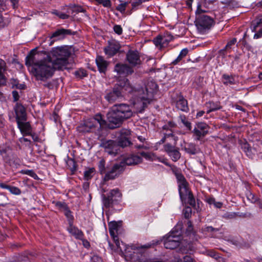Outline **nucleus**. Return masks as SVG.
<instances>
[{"label":"nucleus","instance_id":"nucleus-9","mask_svg":"<svg viewBox=\"0 0 262 262\" xmlns=\"http://www.w3.org/2000/svg\"><path fill=\"white\" fill-rule=\"evenodd\" d=\"M173 39V36L168 32L164 33L163 35H159L154 38L152 41L158 48L161 49L166 47L169 42Z\"/></svg>","mask_w":262,"mask_h":262},{"label":"nucleus","instance_id":"nucleus-19","mask_svg":"<svg viewBox=\"0 0 262 262\" xmlns=\"http://www.w3.org/2000/svg\"><path fill=\"white\" fill-rule=\"evenodd\" d=\"M126 59L128 63L133 66L141 63L139 53L137 50H129L126 54Z\"/></svg>","mask_w":262,"mask_h":262},{"label":"nucleus","instance_id":"nucleus-1","mask_svg":"<svg viewBox=\"0 0 262 262\" xmlns=\"http://www.w3.org/2000/svg\"><path fill=\"white\" fill-rule=\"evenodd\" d=\"M132 115V111L128 105L124 103L114 105L107 114L110 128L113 129L120 126L125 120Z\"/></svg>","mask_w":262,"mask_h":262},{"label":"nucleus","instance_id":"nucleus-7","mask_svg":"<svg viewBox=\"0 0 262 262\" xmlns=\"http://www.w3.org/2000/svg\"><path fill=\"white\" fill-rule=\"evenodd\" d=\"M122 198V193L118 188L112 189L106 196L102 195V202L106 208L112 206L115 202H119Z\"/></svg>","mask_w":262,"mask_h":262},{"label":"nucleus","instance_id":"nucleus-27","mask_svg":"<svg viewBox=\"0 0 262 262\" xmlns=\"http://www.w3.org/2000/svg\"><path fill=\"white\" fill-rule=\"evenodd\" d=\"M96 62L98 69L100 73H105L106 71L108 62L102 56H97L96 58Z\"/></svg>","mask_w":262,"mask_h":262},{"label":"nucleus","instance_id":"nucleus-64","mask_svg":"<svg viewBox=\"0 0 262 262\" xmlns=\"http://www.w3.org/2000/svg\"><path fill=\"white\" fill-rule=\"evenodd\" d=\"M183 259L184 262H195L190 256H185Z\"/></svg>","mask_w":262,"mask_h":262},{"label":"nucleus","instance_id":"nucleus-33","mask_svg":"<svg viewBox=\"0 0 262 262\" xmlns=\"http://www.w3.org/2000/svg\"><path fill=\"white\" fill-rule=\"evenodd\" d=\"M185 151L190 155H195L199 151V149L193 143H188L184 147Z\"/></svg>","mask_w":262,"mask_h":262},{"label":"nucleus","instance_id":"nucleus-5","mask_svg":"<svg viewBox=\"0 0 262 262\" xmlns=\"http://www.w3.org/2000/svg\"><path fill=\"white\" fill-rule=\"evenodd\" d=\"M205 11L198 6L196 10L195 26L200 33H205L214 25V20L211 17L204 14Z\"/></svg>","mask_w":262,"mask_h":262},{"label":"nucleus","instance_id":"nucleus-51","mask_svg":"<svg viewBox=\"0 0 262 262\" xmlns=\"http://www.w3.org/2000/svg\"><path fill=\"white\" fill-rule=\"evenodd\" d=\"M9 190L12 194L14 195H19L21 193V190L15 186H10Z\"/></svg>","mask_w":262,"mask_h":262},{"label":"nucleus","instance_id":"nucleus-55","mask_svg":"<svg viewBox=\"0 0 262 262\" xmlns=\"http://www.w3.org/2000/svg\"><path fill=\"white\" fill-rule=\"evenodd\" d=\"M204 231L207 232H215L219 231L218 228H215L212 226H206L204 228Z\"/></svg>","mask_w":262,"mask_h":262},{"label":"nucleus","instance_id":"nucleus-20","mask_svg":"<svg viewBox=\"0 0 262 262\" xmlns=\"http://www.w3.org/2000/svg\"><path fill=\"white\" fill-rule=\"evenodd\" d=\"M16 115V122L27 120L26 110L25 107L20 103H16L14 107Z\"/></svg>","mask_w":262,"mask_h":262},{"label":"nucleus","instance_id":"nucleus-53","mask_svg":"<svg viewBox=\"0 0 262 262\" xmlns=\"http://www.w3.org/2000/svg\"><path fill=\"white\" fill-rule=\"evenodd\" d=\"M208 255L215 259H219L221 258L220 254L214 250L209 251L208 252Z\"/></svg>","mask_w":262,"mask_h":262},{"label":"nucleus","instance_id":"nucleus-57","mask_svg":"<svg viewBox=\"0 0 262 262\" xmlns=\"http://www.w3.org/2000/svg\"><path fill=\"white\" fill-rule=\"evenodd\" d=\"M113 29L114 32L118 35H121L122 33V28L120 25H115Z\"/></svg>","mask_w":262,"mask_h":262},{"label":"nucleus","instance_id":"nucleus-44","mask_svg":"<svg viewBox=\"0 0 262 262\" xmlns=\"http://www.w3.org/2000/svg\"><path fill=\"white\" fill-rule=\"evenodd\" d=\"M95 121V119L92 118L88 119L84 121V126H88V128H91L92 130L97 126Z\"/></svg>","mask_w":262,"mask_h":262},{"label":"nucleus","instance_id":"nucleus-42","mask_svg":"<svg viewBox=\"0 0 262 262\" xmlns=\"http://www.w3.org/2000/svg\"><path fill=\"white\" fill-rule=\"evenodd\" d=\"M177 126V124L172 121H168L166 124L162 126V131L165 132L174 128Z\"/></svg>","mask_w":262,"mask_h":262},{"label":"nucleus","instance_id":"nucleus-58","mask_svg":"<svg viewBox=\"0 0 262 262\" xmlns=\"http://www.w3.org/2000/svg\"><path fill=\"white\" fill-rule=\"evenodd\" d=\"M176 176L177 179L178 181V183L182 182L183 181H186L185 177L181 173H177L176 174Z\"/></svg>","mask_w":262,"mask_h":262},{"label":"nucleus","instance_id":"nucleus-2","mask_svg":"<svg viewBox=\"0 0 262 262\" xmlns=\"http://www.w3.org/2000/svg\"><path fill=\"white\" fill-rule=\"evenodd\" d=\"M55 68L50 58L38 61L31 69V72L37 80L45 81L52 77Z\"/></svg>","mask_w":262,"mask_h":262},{"label":"nucleus","instance_id":"nucleus-52","mask_svg":"<svg viewBox=\"0 0 262 262\" xmlns=\"http://www.w3.org/2000/svg\"><path fill=\"white\" fill-rule=\"evenodd\" d=\"M105 161L103 159H101L99 162L98 168L101 174H103L105 172Z\"/></svg>","mask_w":262,"mask_h":262},{"label":"nucleus","instance_id":"nucleus-54","mask_svg":"<svg viewBox=\"0 0 262 262\" xmlns=\"http://www.w3.org/2000/svg\"><path fill=\"white\" fill-rule=\"evenodd\" d=\"M9 23L8 19L4 18L1 15H0V27L3 28L7 26Z\"/></svg>","mask_w":262,"mask_h":262},{"label":"nucleus","instance_id":"nucleus-21","mask_svg":"<svg viewBox=\"0 0 262 262\" xmlns=\"http://www.w3.org/2000/svg\"><path fill=\"white\" fill-rule=\"evenodd\" d=\"M72 34V31L71 30L61 28L57 29L53 32L50 38L51 39L54 38L53 40L55 41L62 39L66 36Z\"/></svg>","mask_w":262,"mask_h":262},{"label":"nucleus","instance_id":"nucleus-45","mask_svg":"<svg viewBox=\"0 0 262 262\" xmlns=\"http://www.w3.org/2000/svg\"><path fill=\"white\" fill-rule=\"evenodd\" d=\"M94 172V168H89L88 170H85L84 172V179L86 180L91 179L93 177V174Z\"/></svg>","mask_w":262,"mask_h":262},{"label":"nucleus","instance_id":"nucleus-49","mask_svg":"<svg viewBox=\"0 0 262 262\" xmlns=\"http://www.w3.org/2000/svg\"><path fill=\"white\" fill-rule=\"evenodd\" d=\"M75 75L80 78H82L88 75L86 71L84 69H79L75 72Z\"/></svg>","mask_w":262,"mask_h":262},{"label":"nucleus","instance_id":"nucleus-6","mask_svg":"<svg viewBox=\"0 0 262 262\" xmlns=\"http://www.w3.org/2000/svg\"><path fill=\"white\" fill-rule=\"evenodd\" d=\"M181 239V232L172 230L164 237V247L166 249H175L179 246Z\"/></svg>","mask_w":262,"mask_h":262},{"label":"nucleus","instance_id":"nucleus-32","mask_svg":"<svg viewBox=\"0 0 262 262\" xmlns=\"http://www.w3.org/2000/svg\"><path fill=\"white\" fill-rule=\"evenodd\" d=\"M206 106L208 108V110L207 111V114H209L211 112L220 110L222 108L220 103L219 102H214L210 101L206 103Z\"/></svg>","mask_w":262,"mask_h":262},{"label":"nucleus","instance_id":"nucleus-59","mask_svg":"<svg viewBox=\"0 0 262 262\" xmlns=\"http://www.w3.org/2000/svg\"><path fill=\"white\" fill-rule=\"evenodd\" d=\"M12 94L14 102H16L19 100V95L16 91H12Z\"/></svg>","mask_w":262,"mask_h":262},{"label":"nucleus","instance_id":"nucleus-29","mask_svg":"<svg viewBox=\"0 0 262 262\" xmlns=\"http://www.w3.org/2000/svg\"><path fill=\"white\" fill-rule=\"evenodd\" d=\"M189 191L188 184L186 181L179 183V192L180 198L182 200L184 196Z\"/></svg>","mask_w":262,"mask_h":262},{"label":"nucleus","instance_id":"nucleus-3","mask_svg":"<svg viewBox=\"0 0 262 262\" xmlns=\"http://www.w3.org/2000/svg\"><path fill=\"white\" fill-rule=\"evenodd\" d=\"M133 90V88L128 80L123 78L120 80L112 89L105 91L104 98L109 103H113L123 98V93H130Z\"/></svg>","mask_w":262,"mask_h":262},{"label":"nucleus","instance_id":"nucleus-46","mask_svg":"<svg viewBox=\"0 0 262 262\" xmlns=\"http://www.w3.org/2000/svg\"><path fill=\"white\" fill-rule=\"evenodd\" d=\"M52 13L53 14L57 15L60 18L62 19H68L69 17V15H68V14H67L66 13L59 12V11H58L57 10H53Z\"/></svg>","mask_w":262,"mask_h":262},{"label":"nucleus","instance_id":"nucleus-8","mask_svg":"<svg viewBox=\"0 0 262 262\" xmlns=\"http://www.w3.org/2000/svg\"><path fill=\"white\" fill-rule=\"evenodd\" d=\"M124 169L125 167L123 162L114 164L112 168L105 173L104 180L107 181L116 179L123 172Z\"/></svg>","mask_w":262,"mask_h":262},{"label":"nucleus","instance_id":"nucleus-18","mask_svg":"<svg viewBox=\"0 0 262 262\" xmlns=\"http://www.w3.org/2000/svg\"><path fill=\"white\" fill-rule=\"evenodd\" d=\"M252 30L255 32L254 38H259L262 36V15H259L253 21Z\"/></svg>","mask_w":262,"mask_h":262},{"label":"nucleus","instance_id":"nucleus-24","mask_svg":"<svg viewBox=\"0 0 262 262\" xmlns=\"http://www.w3.org/2000/svg\"><path fill=\"white\" fill-rule=\"evenodd\" d=\"M142 162V158L139 155H131L124 158L122 162H123L124 166L133 165L138 164Z\"/></svg>","mask_w":262,"mask_h":262},{"label":"nucleus","instance_id":"nucleus-25","mask_svg":"<svg viewBox=\"0 0 262 262\" xmlns=\"http://www.w3.org/2000/svg\"><path fill=\"white\" fill-rule=\"evenodd\" d=\"M25 120L18 121L17 126L20 132L25 135L31 134V126L29 122H24Z\"/></svg>","mask_w":262,"mask_h":262},{"label":"nucleus","instance_id":"nucleus-36","mask_svg":"<svg viewBox=\"0 0 262 262\" xmlns=\"http://www.w3.org/2000/svg\"><path fill=\"white\" fill-rule=\"evenodd\" d=\"M92 1L96 3V5H101L105 8H110L112 6L111 0H92Z\"/></svg>","mask_w":262,"mask_h":262},{"label":"nucleus","instance_id":"nucleus-60","mask_svg":"<svg viewBox=\"0 0 262 262\" xmlns=\"http://www.w3.org/2000/svg\"><path fill=\"white\" fill-rule=\"evenodd\" d=\"M6 62L4 60L0 58V73L5 70Z\"/></svg>","mask_w":262,"mask_h":262},{"label":"nucleus","instance_id":"nucleus-39","mask_svg":"<svg viewBox=\"0 0 262 262\" xmlns=\"http://www.w3.org/2000/svg\"><path fill=\"white\" fill-rule=\"evenodd\" d=\"M64 214L67 219L69 225L73 224L74 216L72 214V211L70 210L69 208L64 210Z\"/></svg>","mask_w":262,"mask_h":262},{"label":"nucleus","instance_id":"nucleus-35","mask_svg":"<svg viewBox=\"0 0 262 262\" xmlns=\"http://www.w3.org/2000/svg\"><path fill=\"white\" fill-rule=\"evenodd\" d=\"M236 38H233L231 40H230L229 42H228L227 44L225 46V47L220 50V54L222 55L223 56L225 55V51L229 50V49H231L232 47L235 44L236 42Z\"/></svg>","mask_w":262,"mask_h":262},{"label":"nucleus","instance_id":"nucleus-43","mask_svg":"<svg viewBox=\"0 0 262 262\" xmlns=\"http://www.w3.org/2000/svg\"><path fill=\"white\" fill-rule=\"evenodd\" d=\"M92 119H95V123L97 125L99 124L100 127L103 125L105 122V120L103 119L102 116L100 114L96 115L95 117Z\"/></svg>","mask_w":262,"mask_h":262},{"label":"nucleus","instance_id":"nucleus-10","mask_svg":"<svg viewBox=\"0 0 262 262\" xmlns=\"http://www.w3.org/2000/svg\"><path fill=\"white\" fill-rule=\"evenodd\" d=\"M152 100L151 95L149 97L145 95L144 92H143L142 94L140 93L138 98L134 103L135 107L138 112L142 113Z\"/></svg>","mask_w":262,"mask_h":262},{"label":"nucleus","instance_id":"nucleus-28","mask_svg":"<svg viewBox=\"0 0 262 262\" xmlns=\"http://www.w3.org/2000/svg\"><path fill=\"white\" fill-rule=\"evenodd\" d=\"M37 62L38 61H37L36 54L32 50L26 57V65L29 67L31 66L32 68Z\"/></svg>","mask_w":262,"mask_h":262},{"label":"nucleus","instance_id":"nucleus-41","mask_svg":"<svg viewBox=\"0 0 262 262\" xmlns=\"http://www.w3.org/2000/svg\"><path fill=\"white\" fill-rule=\"evenodd\" d=\"M176 144L177 142H176L175 144H174V143H173V145L169 143H167L164 145V150L168 154V155L172 151L177 148V147H176Z\"/></svg>","mask_w":262,"mask_h":262},{"label":"nucleus","instance_id":"nucleus-31","mask_svg":"<svg viewBox=\"0 0 262 262\" xmlns=\"http://www.w3.org/2000/svg\"><path fill=\"white\" fill-rule=\"evenodd\" d=\"M241 148L245 152L246 155L250 158H252L254 153L253 152L252 149L249 144L246 141L241 142Z\"/></svg>","mask_w":262,"mask_h":262},{"label":"nucleus","instance_id":"nucleus-34","mask_svg":"<svg viewBox=\"0 0 262 262\" xmlns=\"http://www.w3.org/2000/svg\"><path fill=\"white\" fill-rule=\"evenodd\" d=\"M188 53V50L187 48L182 49L177 58L171 62V64L173 65L177 64L183 58L186 56Z\"/></svg>","mask_w":262,"mask_h":262},{"label":"nucleus","instance_id":"nucleus-62","mask_svg":"<svg viewBox=\"0 0 262 262\" xmlns=\"http://www.w3.org/2000/svg\"><path fill=\"white\" fill-rule=\"evenodd\" d=\"M68 164L69 165V166H70L71 165L72 166V167H71V169L72 170H76L75 162L73 160H69L68 162Z\"/></svg>","mask_w":262,"mask_h":262},{"label":"nucleus","instance_id":"nucleus-38","mask_svg":"<svg viewBox=\"0 0 262 262\" xmlns=\"http://www.w3.org/2000/svg\"><path fill=\"white\" fill-rule=\"evenodd\" d=\"M168 155L171 158L172 161L174 162L177 161L181 157V154L178 148L172 151Z\"/></svg>","mask_w":262,"mask_h":262},{"label":"nucleus","instance_id":"nucleus-13","mask_svg":"<svg viewBox=\"0 0 262 262\" xmlns=\"http://www.w3.org/2000/svg\"><path fill=\"white\" fill-rule=\"evenodd\" d=\"M172 99L178 110L184 112L189 111L187 100L182 95L180 94H177V97L173 98Z\"/></svg>","mask_w":262,"mask_h":262},{"label":"nucleus","instance_id":"nucleus-50","mask_svg":"<svg viewBox=\"0 0 262 262\" xmlns=\"http://www.w3.org/2000/svg\"><path fill=\"white\" fill-rule=\"evenodd\" d=\"M188 196V203L191 206H194L195 205V200L191 191H188V193H186L184 196Z\"/></svg>","mask_w":262,"mask_h":262},{"label":"nucleus","instance_id":"nucleus-16","mask_svg":"<svg viewBox=\"0 0 262 262\" xmlns=\"http://www.w3.org/2000/svg\"><path fill=\"white\" fill-rule=\"evenodd\" d=\"M119 226L117 222L112 221L108 223L110 235L113 238L114 242L118 249L122 250L118 236L116 235Z\"/></svg>","mask_w":262,"mask_h":262},{"label":"nucleus","instance_id":"nucleus-15","mask_svg":"<svg viewBox=\"0 0 262 262\" xmlns=\"http://www.w3.org/2000/svg\"><path fill=\"white\" fill-rule=\"evenodd\" d=\"M114 71L116 72L118 75L123 76H127L134 73V70L130 66L125 63H117L115 65Z\"/></svg>","mask_w":262,"mask_h":262},{"label":"nucleus","instance_id":"nucleus-48","mask_svg":"<svg viewBox=\"0 0 262 262\" xmlns=\"http://www.w3.org/2000/svg\"><path fill=\"white\" fill-rule=\"evenodd\" d=\"M128 4L127 2H122L117 6L116 9L121 13H124L125 11L126 7Z\"/></svg>","mask_w":262,"mask_h":262},{"label":"nucleus","instance_id":"nucleus-11","mask_svg":"<svg viewBox=\"0 0 262 262\" xmlns=\"http://www.w3.org/2000/svg\"><path fill=\"white\" fill-rule=\"evenodd\" d=\"M209 126L204 122L198 123L193 130V136L197 141L206 136L208 133Z\"/></svg>","mask_w":262,"mask_h":262},{"label":"nucleus","instance_id":"nucleus-26","mask_svg":"<svg viewBox=\"0 0 262 262\" xmlns=\"http://www.w3.org/2000/svg\"><path fill=\"white\" fill-rule=\"evenodd\" d=\"M158 88V85L155 81L152 80L148 81L146 85L145 95L149 97L151 94V98L152 99L154 93L157 90Z\"/></svg>","mask_w":262,"mask_h":262},{"label":"nucleus","instance_id":"nucleus-22","mask_svg":"<svg viewBox=\"0 0 262 262\" xmlns=\"http://www.w3.org/2000/svg\"><path fill=\"white\" fill-rule=\"evenodd\" d=\"M140 154L147 160L151 161H158L164 163L167 166H169V164L167 162V160L166 159L163 157H159L154 153L141 152Z\"/></svg>","mask_w":262,"mask_h":262},{"label":"nucleus","instance_id":"nucleus-63","mask_svg":"<svg viewBox=\"0 0 262 262\" xmlns=\"http://www.w3.org/2000/svg\"><path fill=\"white\" fill-rule=\"evenodd\" d=\"M191 209L189 207L187 208L184 212V215L185 218L188 219L190 215Z\"/></svg>","mask_w":262,"mask_h":262},{"label":"nucleus","instance_id":"nucleus-47","mask_svg":"<svg viewBox=\"0 0 262 262\" xmlns=\"http://www.w3.org/2000/svg\"><path fill=\"white\" fill-rule=\"evenodd\" d=\"M55 206L57 207L60 210L64 211L66 209H67L69 207L67 204L64 202H57L55 204Z\"/></svg>","mask_w":262,"mask_h":262},{"label":"nucleus","instance_id":"nucleus-30","mask_svg":"<svg viewBox=\"0 0 262 262\" xmlns=\"http://www.w3.org/2000/svg\"><path fill=\"white\" fill-rule=\"evenodd\" d=\"M235 75L224 74L222 76V81L225 85H233L235 84Z\"/></svg>","mask_w":262,"mask_h":262},{"label":"nucleus","instance_id":"nucleus-61","mask_svg":"<svg viewBox=\"0 0 262 262\" xmlns=\"http://www.w3.org/2000/svg\"><path fill=\"white\" fill-rule=\"evenodd\" d=\"M6 80L5 76L2 74V73H0V86L6 85Z\"/></svg>","mask_w":262,"mask_h":262},{"label":"nucleus","instance_id":"nucleus-14","mask_svg":"<svg viewBox=\"0 0 262 262\" xmlns=\"http://www.w3.org/2000/svg\"><path fill=\"white\" fill-rule=\"evenodd\" d=\"M121 48L119 42L116 40L108 41V46L104 49L105 54L108 57H112L117 54Z\"/></svg>","mask_w":262,"mask_h":262},{"label":"nucleus","instance_id":"nucleus-40","mask_svg":"<svg viewBox=\"0 0 262 262\" xmlns=\"http://www.w3.org/2000/svg\"><path fill=\"white\" fill-rule=\"evenodd\" d=\"M181 121V122L184 124V125L188 129L191 130V123L188 121V120L186 119V117L185 115H180L179 117Z\"/></svg>","mask_w":262,"mask_h":262},{"label":"nucleus","instance_id":"nucleus-12","mask_svg":"<svg viewBox=\"0 0 262 262\" xmlns=\"http://www.w3.org/2000/svg\"><path fill=\"white\" fill-rule=\"evenodd\" d=\"M130 130L128 129L123 128L120 132V136L118 138L117 144L119 146L122 147H126L130 144L129 136L130 135Z\"/></svg>","mask_w":262,"mask_h":262},{"label":"nucleus","instance_id":"nucleus-56","mask_svg":"<svg viewBox=\"0 0 262 262\" xmlns=\"http://www.w3.org/2000/svg\"><path fill=\"white\" fill-rule=\"evenodd\" d=\"M142 3V1L141 0H137L136 1H134L132 3V10H137V8L140 6Z\"/></svg>","mask_w":262,"mask_h":262},{"label":"nucleus","instance_id":"nucleus-17","mask_svg":"<svg viewBox=\"0 0 262 262\" xmlns=\"http://www.w3.org/2000/svg\"><path fill=\"white\" fill-rule=\"evenodd\" d=\"M101 146L105 149L106 152L112 155H115L119 150L118 145L113 140L103 141Z\"/></svg>","mask_w":262,"mask_h":262},{"label":"nucleus","instance_id":"nucleus-4","mask_svg":"<svg viewBox=\"0 0 262 262\" xmlns=\"http://www.w3.org/2000/svg\"><path fill=\"white\" fill-rule=\"evenodd\" d=\"M70 52L64 47H56L52 49L51 51V55L48 58H50L54 63L55 68L58 70L65 69L68 64V58L70 56Z\"/></svg>","mask_w":262,"mask_h":262},{"label":"nucleus","instance_id":"nucleus-37","mask_svg":"<svg viewBox=\"0 0 262 262\" xmlns=\"http://www.w3.org/2000/svg\"><path fill=\"white\" fill-rule=\"evenodd\" d=\"M173 133V129H172L163 132V134L165 136V137H168L170 140L171 139L173 141H174V144H175L176 142L178 140V137L174 135Z\"/></svg>","mask_w":262,"mask_h":262},{"label":"nucleus","instance_id":"nucleus-23","mask_svg":"<svg viewBox=\"0 0 262 262\" xmlns=\"http://www.w3.org/2000/svg\"><path fill=\"white\" fill-rule=\"evenodd\" d=\"M68 231L77 239H82L84 235L82 230L79 229L73 224L69 225L67 228Z\"/></svg>","mask_w":262,"mask_h":262}]
</instances>
